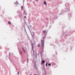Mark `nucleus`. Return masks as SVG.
I'll list each match as a JSON object with an SVG mask.
<instances>
[{"instance_id":"obj_1","label":"nucleus","mask_w":75,"mask_h":75,"mask_svg":"<svg viewBox=\"0 0 75 75\" xmlns=\"http://www.w3.org/2000/svg\"><path fill=\"white\" fill-rule=\"evenodd\" d=\"M41 46L44 48V40H41Z\"/></svg>"},{"instance_id":"obj_2","label":"nucleus","mask_w":75,"mask_h":75,"mask_svg":"<svg viewBox=\"0 0 75 75\" xmlns=\"http://www.w3.org/2000/svg\"><path fill=\"white\" fill-rule=\"evenodd\" d=\"M33 41H34V42H35V41L34 40V39H33V40L32 41H31V47L32 48H33Z\"/></svg>"},{"instance_id":"obj_3","label":"nucleus","mask_w":75,"mask_h":75,"mask_svg":"<svg viewBox=\"0 0 75 75\" xmlns=\"http://www.w3.org/2000/svg\"><path fill=\"white\" fill-rule=\"evenodd\" d=\"M8 23L10 25H11V22H10V21L8 22Z\"/></svg>"},{"instance_id":"obj_4","label":"nucleus","mask_w":75,"mask_h":75,"mask_svg":"<svg viewBox=\"0 0 75 75\" xmlns=\"http://www.w3.org/2000/svg\"><path fill=\"white\" fill-rule=\"evenodd\" d=\"M46 1H45V0L44 1V4H45L46 6H47V3H46Z\"/></svg>"},{"instance_id":"obj_5","label":"nucleus","mask_w":75,"mask_h":75,"mask_svg":"<svg viewBox=\"0 0 75 75\" xmlns=\"http://www.w3.org/2000/svg\"><path fill=\"white\" fill-rule=\"evenodd\" d=\"M46 32V30H45L43 31V33H44V34H45V33Z\"/></svg>"},{"instance_id":"obj_6","label":"nucleus","mask_w":75,"mask_h":75,"mask_svg":"<svg viewBox=\"0 0 75 75\" xmlns=\"http://www.w3.org/2000/svg\"><path fill=\"white\" fill-rule=\"evenodd\" d=\"M45 61L44 60H43L42 62V64H44V63H45Z\"/></svg>"},{"instance_id":"obj_7","label":"nucleus","mask_w":75,"mask_h":75,"mask_svg":"<svg viewBox=\"0 0 75 75\" xmlns=\"http://www.w3.org/2000/svg\"><path fill=\"white\" fill-rule=\"evenodd\" d=\"M40 44H38V47H40Z\"/></svg>"},{"instance_id":"obj_8","label":"nucleus","mask_w":75,"mask_h":75,"mask_svg":"<svg viewBox=\"0 0 75 75\" xmlns=\"http://www.w3.org/2000/svg\"><path fill=\"white\" fill-rule=\"evenodd\" d=\"M48 65H49V66H51V64L50 63H49L48 64Z\"/></svg>"},{"instance_id":"obj_9","label":"nucleus","mask_w":75,"mask_h":75,"mask_svg":"<svg viewBox=\"0 0 75 75\" xmlns=\"http://www.w3.org/2000/svg\"><path fill=\"white\" fill-rule=\"evenodd\" d=\"M21 8L22 9H23V6H22L21 7Z\"/></svg>"},{"instance_id":"obj_10","label":"nucleus","mask_w":75,"mask_h":75,"mask_svg":"<svg viewBox=\"0 0 75 75\" xmlns=\"http://www.w3.org/2000/svg\"><path fill=\"white\" fill-rule=\"evenodd\" d=\"M18 75H19V71L18 72Z\"/></svg>"},{"instance_id":"obj_11","label":"nucleus","mask_w":75,"mask_h":75,"mask_svg":"<svg viewBox=\"0 0 75 75\" xmlns=\"http://www.w3.org/2000/svg\"><path fill=\"white\" fill-rule=\"evenodd\" d=\"M24 17L25 18H26V16H25Z\"/></svg>"},{"instance_id":"obj_12","label":"nucleus","mask_w":75,"mask_h":75,"mask_svg":"<svg viewBox=\"0 0 75 75\" xmlns=\"http://www.w3.org/2000/svg\"><path fill=\"white\" fill-rule=\"evenodd\" d=\"M46 67H47V64H46Z\"/></svg>"},{"instance_id":"obj_13","label":"nucleus","mask_w":75,"mask_h":75,"mask_svg":"<svg viewBox=\"0 0 75 75\" xmlns=\"http://www.w3.org/2000/svg\"><path fill=\"white\" fill-rule=\"evenodd\" d=\"M21 54H22V52H21Z\"/></svg>"},{"instance_id":"obj_14","label":"nucleus","mask_w":75,"mask_h":75,"mask_svg":"<svg viewBox=\"0 0 75 75\" xmlns=\"http://www.w3.org/2000/svg\"><path fill=\"white\" fill-rule=\"evenodd\" d=\"M46 64H48V63H47Z\"/></svg>"},{"instance_id":"obj_15","label":"nucleus","mask_w":75,"mask_h":75,"mask_svg":"<svg viewBox=\"0 0 75 75\" xmlns=\"http://www.w3.org/2000/svg\"><path fill=\"white\" fill-rule=\"evenodd\" d=\"M27 60H28V59H27Z\"/></svg>"},{"instance_id":"obj_16","label":"nucleus","mask_w":75,"mask_h":75,"mask_svg":"<svg viewBox=\"0 0 75 75\" xmlns=\"http://www.w3.org/2000/svg\"><path fill=\"white\" fill-rule=\"evenodd\" d=\"M28 61L27 62V63H28Z\"/></svg>"},{"instance_id":"obj_17","label":"nucleus","mask_w":75,"mask_h":75,"mask_svg":"<svg viewBox=\"0 0 75 75\" xmlns=\"http://www.w3.org/2000/svg\"><path fill=\"white\" fill-rule=\"evenodd\" d=\"M14 4H16V3L15 2V3H14Z\"/></svg>"},{"instance_id":"obj_18","label":"nucleus","mask_w":75,"mask_h":75,"mask_svg":"<svg viewBox=\"0 0 75 75\" xmlns=\"http://www.w3.org/2000/svg\"><path fill=\"white\" fill-rule=\"evenodd\" d=\"M36 0V1H38V0Z\"/></svg>"}]
</instances>
